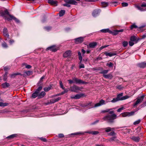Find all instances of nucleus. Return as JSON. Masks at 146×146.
<instances>
[{
  "label": "nucleus",
  "instance_id": "nucleus-1",
  "mask_svg": "<svg viewBox=\"0 0 146 146\" xmlns=\"http://www.w3.org/2000/svg\"><path fill=\"white\" fill-rule=\"evenodd\" d=\"M111 109H107L106 110L101 111V112L104 113L109 112V113L111 115H108L104 117L103 119L107 121L108 122L112 123L113 122V120L117 118V115L114 113V111L113 110L110 111Z\"/></svg>",
  "mask_w": 146,
  "mask_h": 146
},
{
  "label": "nucleus",
  "instance_id": "nucleus-2",
  "mask_svg": "<svg viewBox=\"0 0 146 146\" xmlns=\"http://www.w3.org/2000/svg\"><path fill=\"white\" fill-rule=\"evenodd\" d=\"M146 26V25L144 24L139 27H138L135 24H133L131 26L130 28L131 29H133V28H137L138 31L143 32L146 29V28H145Z\"/></svg>",
  "mask_w": 146,
  "mask_h": 146
},
{
  "label": "nucleus",
  "instance_id": "nucleus-3",
  "mask_svg": "<svg viewBox=\"0 0 146 146\" xmlns=\"http://www.w3.org/2000/svg\"><path fill=\"white\" fill-rule=\"evenodd\" d=\"M136 7L141 11H146V3H143L141 4V6L138 5L136 6Z\"/></svg>",
  "mask_w": 146,
  "mask_h": 146
},
{
  "label": "nucleus",
  "instance_id": "nucleus-4",
  "mask_svg": "<svg viewBox=\"0 0 146 146\" xmlns=\"http://www.w3.org/2000/svg\"><path fill=\"white\" fill-rule=\"evenodd\" d=\"M108 102L106 101L103 99L101 100L99 102L96 104L94 105V107H97L101 106L106 104Z\"/></svg>",
  "mask_w": 146,
  "mask_h": 146
},
{
  "label": "nucleus",
  "instance_id": "nucleus-5",
  "mask_svg": "<svg viewBox=\"0 0 146 146\" xmlns=\"http://www.w3.org/2000/svg\"><path fill=\"white\" fill-rule=\"evenodd\" d=\"M144 96H141L140 98L137 99V100L136 102L133 104V106L135 107L137 105L139 104L141 102L143 99Z\"/></svg>",
  "mask_w": 146,
  "mask_h": 146
},
{
  "label": "nucleus",
  "instance_id": "nucleus-6",
  "mask_svg": "<svg viewBox=\"0 0 146 146\" xmlns=\"http://www.w3.org/2000/svg\"><path fill=\"white\" fill-rule=\"evenodd\" d=\"M12 19L14 20L17 23H19V21L18 19H17L15 17L11 15H9V18L7 17H5V19L8 20H11Z\"/></svg>",
  "mask_w": 146,
  "mask_h": 146
},
{
  "label": "nucleus",
  "instance_id": "nucleus-7",
  "mask_svg": "<svg viewBox=\"0 0 146 146\" xmlns=\"http://www.w3.org/2000/svg\"><path fill=\"white\" fill-rule=\"evenodd\" d=\"M73 80L74 81V83H75L76 84H84L85 83V82H84L76 78H73Z\"/></svg>",
  "mask_w": 146,
  "mask_h": 146
},
{
  "label": "nucleus",
  "instance_id": "nucleus-8",
  "mask_svg": "<svg viewBox=\"0 0 146 146\" xmlns=\"http://www.w3.org/2000/svg\"><path fill=\"white\" fill-rule=\"evenodd\" d=\"M84 39V37H80L75 39L74 40L76 44H78L82 42L83 41Z\"/></svg>",
  "mask_w": 146,
  "mask_h": 146
},
{
  "label": "nucleus",
  "instance_id": "nucleus-9",
  "mask_svg": "<svg viewBox=\"0 0 146 146\" xmlns=\"http://www.w3.org/2000/svg\"><path fill=\"white\" fill-rule=\"evenodd\" d=\"M9 12L7 10H5L4 12H3L1 13V15L3 17H4L5 19V17H7L9 18Z\"/></svg>",
  "mask_w": 146,
  "mask_h": 146
},
{
  "label": "nucleus",
  "instance_id": "nucleus-10",
  "mask_svg": "<svg viewBox=\"0 0 146 146\" xmlns=\"http://www.w3.org/2000/svg\"><path fill=\"white\" fill-rule=\"evenodd\" d=\"M70 88L71 91L75 92H77L80 89L79 87L76 85L71 86Z\"/></svg>",
  "mask_w": 146,
  "mask_h": 146
},
{
  "label": "nucleus",
  "instance_id": "nucleus-11",
  "mask_svg": "<svg viewBox=\"0 0 146 146\" xmlns=\"http://www.w3.org/2000/svg\"><path fill=\"white\" fill-rule=\"evenodd\" d=\"M46 50H50L52 51L55 52L57 50V49L54 46H52L47 48Z\"/></svg>",
  "mask_w": 146,
  "mask_h": 146
},
{
  "label": "nucleus",
  "instance_id": "nucleus-12",
  "mask_svg": "<svg viewBox=\"0 0 146 146\" xmlns=\"http://www.w3.org/2000/svg\"><path fill=\"white\" fill-rule=\"evenodd\" d=\"M48 3L54 6H56L57 5V1H56L53 0H48Z\"/></svg>",
  "mask_w": 146,
  "mask_h": 146
},
{
  "label": "nucleus",
  "instance_id": "nucleus-13",
  "mask_svg": "<svg viewBox=\"0 0 146 146\" xmlns=\"http://www.w3.org/2000/svg\"><path fill=\"white\" fill-rule=\"evenodd\" d=\"M107 140L108 141L107 142H108V141L110 142L115 141L116 142L118 143L119 141V140L116 139V136H114L113 137L111 138L107 139Z\"/></svg>",
  "mask_w": 146,
  "mask_h": 146
},
{
  "label": "nucleus",
  "instance_id": "nucleus-14",
  "mask_svg": "<svg viewBox=\"0 0 146 146\" xmlns=\"http://www.w3.org/2000/svg\"><path fill=\"white\" fill-rule=\"evenodd\" d=\"M131 138L133 140L137 142H139L140 139L139 137L138 136L136 137L133 136Z\"/></svg>",
  "mask_w": 146,
  "mask_h": 146
},
{
  "label": "nucleus",
  "instance_id": "nucleus-15",
  "mask_svg": "<svg viewBox=\"0 0 146 146\" xmlns=\"http://www.w3.org/2000/svg\"><path fill=\"white\" fill-rule=\"evenodd\" d=\"M71 53V50H68L66 51L63 54V56L64 57H67L70 56Z\"/></svg>",
  "mask_w": 146,
  "mask_h": 146
},
{
  "label": "nucleus",
  "instance_id": "nucleus-16",
  "mask_svg": "<svg viewBox=\"0 0 146 146\" xmlns=\"http://www.w3.org/2000/svg\"><path fill=\"white\" fill-rule=\"evenodd\" d=\"M104 54L106 56H108L110 57H111L116 55V52H105Z\"/></svg>",
  "mask_w": 146,
  "mask_h": 146
},
{
  "label": "nucleus",
  "instance_id": "nucleus-17",
  "mask_svg": "<svg viewBox=\"0 0 146 146\" xmlns=\"http://www.w3.org/2000/svg\"><path fill=\"white\" fill-rule=\"evenodd\" d=\"M103 76L106 79H111L112 77L113 76L110 73L108 74H103Z\"/></svg>",
  "mask_w": 146,
  "mask_h": 146
},
{
  "label": "nucleus",
  "instance_id": "nucleus-18",
  "mask_svg": "<svg viewBox=\"0 0 146 146\" xmlns=\"http://www.w3.org/2000/svg\"><path fill=\"white\" fill-rule=\"evenodd\" d=\"M97 45V42H92L90 43L89 44L90 47L91 48H94Z\"/></svg>",
  "mask_w": 146,
  "mask_h": 146
},
{
  "label": "nucleus",
  "instance_id": "nucleus-19",
  "mask_svg": "<svg viewBox=\"0 0 146 146\" xmlns=\"http://www.w3.org/2000/svg\"><path fill=\"white\" fill-rule=\"evenodd\" d=\"M138 66L141 68H144L146 67V62H143L138 64Z\"/></svg>",
  "mask_w": 146,
  "mask_h": 146
},
{
  "label": "nucleus",
  "instance_id": "nucleus-20",
  "mask_svg": "<svg viewBox=\"0 0 146 146\" xmlns=\"http://www.w3.org/2000/svg\"><path fill=\"white\" fill-rule=\"evenodd\" d=\"M85 133H89L90 134H92V135H97V134H98V133H99V132H98V131H87Z\"/></svg>",
  "mask_w": 146,
  "mask_h": 146
},
{
  "label": "nucleus",
  "instance_id": "nucleus-21",
  "mask_svg": "<svg viewBox=\"0 0 146 146\" xmlns=\"http://www.w3.org/2000/svg\"><path fill=\"white\" fill-rule=\"evenodd\" d=\"M100 11L96 10L94 11L92 13V15L94 17H96L100 13Z\"/></svg>",
  "mask_w": 146,
  "mask_h": 146
},
{
  "label": "nucleus",
  "instance_id": "nucleus-22",
  "mask_svg": "<svg viewBox=\"0 0 146 146\" xmlns=\"http://www.w3.org/2000/svg\"><path fill=\"white\" fill-rule=\"evenodd\" d=\"M3 33L4 35L7 37L9 36V35L7 33V29L6 28H4L3 31Z\"/></svg>",
  "mask_w": 146,
  "mask_h": 146
},
{
  "label": "nucleus",
  "instance_id": "nucleus-23",
  "mask_svg": "<svg viewBox=\"0 0 146 146\" xmlns=\"http://www.w3.org/2000/svg\"><path fill=\"white\" fill-rule=\"evenodd\" d=\"M46 93L42 91L40 93L38 94V98H43L45 95Z\"/></svg>",
  "mask_w": 146,
  "mask_h": 146
},
{
  "label": "nucleus",
  "instance_id": "nucleus-24",
  "mask_svg": "<svg viewBox=\"0 0 146 146\" xmlns=\"http://www.w3.org/2000/svg\"><path fill=\"white\" fill-rule=\"evenodd\" d=\"M68 3L75 5H77L78 4L77 2L74 0H70L69 1Z\"/></svg>",
  "mask_w": 146,
  "mask_h": 146
},
{
  "label": "nucleus",
  "instance_id": "nucleus-25",
  "mask_svg": "<svg viewBox=\"0 0 146 146\" xmlns=\"http://www.w3.org/2000/svg\"><path fill=\"white\" fill-rule=\"evenodd\" d=\"M10 86L9 84L6 82L2 84V87L4 88H5L8 87Z\"/></svg>",
  "mask_w": 146,
  "mask_h": 146
},
{
  "label": "nucleus",
  "instance_id": "nucleus-26",
  "mask_svg": "<svg viewBox=\"0 0 146 146\" xmlns=\"http://www.w3.org/2000/svg\"><path fill=\"white\" fill-rule=\"evenodd\" d=\"M61 99V98L60 97H58L56 98H54V99L52 100H51V102L52 103H54L55 102L58 101L59 100H60Z\"/></svg>",
  "mask_w": 146,
  "mask_h": 146
},
{
  "label": "nucleus",
  "instance_id": "nucleus-27",
  "mask_svg": "<svg viewBox=\"0 0 146 146\" xmlns=\"http://www.w3.org/2000/svg\"><path fill=\"white\" fill-rule=\"evenodd\" d=\"M123 93H121L117 95V98L118 101L121 100V99L122 98V96L123 95Z\"/></svg>",
  "mask_w": 146,
  "mask_h": 146
},
{
  "label": "nucleus",
  "instance_id": "nucleus-28",
  "mask_svg": "<svg viewBox=\"0 0 146 146\" xmlns=\"http://www.w3.org/2000/svg\"><path fill=\"white\" fill-rule=\"evenodd\" d=\"M39 93L36 91H35L34 93L33 94L32 97L33 98H35L37 96L38 97Z\"/></svg>",
  "mask_w": 146,
  "mask_h": 146
},
{
  "label": "nucleus",
  "instance_id": "nucleus-29",
  "mask_svg": "<svg viewBox=\"0 0 146 146\" xmlns=\"http://www.w3.org/2000/svg\"><path fill=\"white\" fill-rule=\"evenodd\" d=\"M78 54L79 56V59L80 60V63H81L82 61V57L81 55V54L80 52L78 51Z\"/></svg>",
  "mask_w": 146,
  "mask_h": 146
},
{
  "label": "nucleus",
  "instance_id": "nucleus-30",
  "mask_svg": "<svg viewBox=\"0 0 146 146\" xmlns=\"http://www.w3.org/2000/svg\"><path fill=\"white\" fill-rule=\"evenodd\" d=\"M9 105V104L7 103H3L1 102H0V106L5 107Z\"/></svg>",
  "mask_w": 146,
  "mask_h": 146
},
{
  "label": "nucleus",
  "instance_id": "nucleus-31",
  "mask_svg": "<svg viewBox=\"0 0 146 146\" xmlns=\"http://www.w3.org/2000/svg\"><path fill=\"white\" fill-rule=\"evenodd\" d=\"M65 11L64 10H61L59 13V15L61 17L63 16L65 13Z\"/></svg>",
  "mask_w": 146,
  "mask_h": 146
},
{
  "label": "nucleus",
  "instance_id": "nucleus-32",
  "mask_svg": "<svg viewBox=\"0 0 146 146\" xmlns=\"http://www.w3.org/2000/svg\"><path fill=\"white\" fill-rule=\"evenodd\" d=\"M22 66H25V68L27 69H30L31 68L32 66L29 65H27V64L26 63H23L22 64Z\"/></svg>",
  "mask_w": 146,
  "mask_h": 146
},
{
  "label": "nucleus",
  "instance_id": "nucleus-33",
  "mask_svg": "<svg viewBox=\"0 0 146 146\" xmlns=\"http://www.w3.org/2000/svg\"><path fill=\"white\" fill-rule=\"evenodd\" d=\"M113 129V128H112ZM106 132H108L112 131V129L110 127H107L104 129Z\"/></svg>",
  "mask_w": 146,
  "mask_h": 146
},
{
  "label": "nucleus",
  "instance_id": "nucleus-34",
  "mask_svg": "<svg viewBox=\"0 0 146 146\" xmlns=\"http://www.w3.org/2000/svg\"><path fill=\"white\" fill-rule=\"evenodd\" d=\"M101 5L103 7H105L108 5V4L107 3L102 2L101 3Z\"/></svg>",
  "mask_w": 146,
  "mask_h": 146
},
{
  "label": "nucleus",
  "instance_id": "nucleus-35",
  "mask_svg": "<svg viewBox=\"0 0 146 146\" xmlns=\"http://www.w3.org/2000/svg\"><path fill=\"white\" fill-rule=\"evenodd\" d=\"M51 88V87H46L44 88V90L45 92H47L49 91Z\"/></svg>",
  "mask_w": 146,
  "mask_h": 146
},
{
  "label": "nucleus",
  "instance_id": "nucleus-36",
  "mask_svg": "<svg viewBox=\"0 0 146 146\" xmlns=\"http://www.w3.org/2000/svg\"><path fill=\"white\" fill-rule=\"evenodd\" d=\"M130 40L132 41H135L136 40V38L135 36H132L131 37Z\"/></svg>",
  "mask_w": 146,
  "mask_h": 146
},
{
  "label": "nucleus",
  "instance_id": "nucleus-37",
  "mask_svg": "<svg viewBox=\"0 0 146 146\" xmlns=\"http://www.w3.org/2000/svg\"><path fill=\"white\" fill-rule=\"evenodd\" d=\"M109 70H102L100 72V73L102 74H105L108 73Z\"/></svg>",
  "mask_w": 146,
  "mask_h": 146
},
{
  "label": "nucleus",
  "instance_id": "nucleus-38",
  "mask_svg": "<svg viewBox=\"0 0 146 146\" xmlns=\"http://www.w3.org/2000/svg\"><path fill=\"white\" fill-rule=\"evenodd\" d=\"M19 75H21V73H14V74H11V76L12 78H13L15 77V76Z\"/></svg>",
  "mask_w": 146,
  "mask_h": 146
},
{
  "label": "nucleus",
  "instance_id": "nucleus-39",
  "mask_svg": "<svg viewBox=\"0 0 146 146\" xmlns=\"http://www.w3.org/2000/svg\"><path fill=\"white\" fill-rule=\"evenodd\" d=\"M101 31L102 32L106 33L109 32V29H103L101 30Z\"/></svg>",
  "mask_w": 146,
  "mask_h": 146
},
{
  "label": "nucleus",
  "instance_id": "nucleus-40",
  "mask_svg": "<svg viewBox=\"0 0 146 146\" xmlns=\"http://www.w3.org/2000/svg\"><path fill=\"white\" fill-rule=\"evenodd\" d=\"M130 97L129 96L126 95L125 96L122 97V98L121 99V100H124L126 99H128Z\"/></svg>",
  "mask_w": 146,
  "mask_h": 146
},
{
  "label": "nucleus",
  "instance_id": "nucleus-41",
  "mask_svg": "<svg viewBox=\"0 0 146 146\" xmlns=\"http://www.w3.org/2000/svg\"><path fill=\"white\" fill-rule=\"evenodd\" d=\"M113 64L111 62L108 63L106 64V66H109L110 67H113Z\"/></svg>",
  "mask_w": 146,
  "mask_h": 146
},
{
  "label": "nucleus",
  "instance_id": "nucleus-42",
  "mask_svg": "<svg viewBox=\"0 0 146 146\" xmlns=\"http://www.w3.org/2000/svg\"><path fill=\"white\" fill-rule=\"evenodd\" d=\"M122 116L123 117H125L126 116H128V112H125L121 113Z\"/></svg>",
  "mask_w": 146,
  "mask_h": 146
},
{
  "label": "nucleus",
  "instance_id": "nucleus-43",
  "mask_svg": "<svg viewBox=\"0 0 146 146\" xmlns=\"http://www.w3.org/2000/svg\"><path fill=\"white\" fill-rule=\"evenodd\" d=\"M128 44V43L127 41H124L122 43L123 46L124 47H125L127 46Z\"/></svg>",
  "mask_w": 146,
  "mask_h": 146
},
{
  "label": "nucleus",
  "instance_id": "nucleus-44",
  "mask_svg": "<svg viewBox=\"0 0 146 146\" xmlns=\"http://www.w3.org/2000/svg\"><path fill=\"white\" fill-rule=\"evenodd\" d=\"M81 96L82 95L81 94H77L75 96V99H79Z\"/></svg>",
  "mask_w": 146,
  "mask_h": 146
},
{
  "label": "nucleus",
  "instance_id": "nucleus-45",
  "mask_svg": "<svg viewBox=\"0 0 146 146\" xmlns=\"http://www.w3.org/2000/svg\"><path fill=\"white\" fill-rule=\"evenodd\" d=\"M68 91V90L67 89H65L64 90L63 92H62L60 94H59L58 95H62L63 94L65 93H67Z\"/></svg>",
  "mask_w": 146,
  "mask_h": 146
},
{
  "label": "nucleus",
  "instance_id": "nucleus-46",
  "mask_svg": "<svg viewBox=\"0 0 146 146\" xmlns=\"http://www.w3.org/2000/svg\"><path fill=\"white\" fill-rule=\"evenodd\" d=\"M2 46L3 48H7L8 47V46H7V44L5 42H4L2 43Z\"/></svg>",
  "mask_w": 146,
  "mask_h": 146
},
{
  "label": "nucleus",
  "instance_id": "nucleus-47",
  "mask_svg": "<svg viewBox=\"0 0 146 146\" xmlns=\"http://www.w3.org/2000/svg\"><path fill=\"white\" fill-rule=\"evenodd\" d=\"M60 85V86L61 88L63 90H64V88L63 86V85L62 84V81H60L59 82Z\"/></svg>",
  "mask_w": 146,
  "mask_h": 146
},
{
  "label": "nucleus",
  "instance_id": "nucleus-48",
  "mask_svg": "<svg viewBox=\"0 0 146 146\" xmlns=\"http://www.w3.org/2000/svg\"><path fill=\"white\" fill-rule=\"evenodd\" d=\"M109 46V45H106L102 46L100 48L99 50H102L104 48H105L106 47H107L108 46Z\"/></svg>",
  "mask_w": 146,
  "mask_h": 146
},
{
  "label": "nucleus",
  "instance_id": "nucleus-49",
  "mask_svg": "<svg viewBox=\"0 0 146 146\" xmlns=\"http://www.w3.org/2000/svg\"><path fill=\"white\" fill-rule=\"evenodd\" d=\"M10 69V67L9 66H5L4 67L3 69L5 71H7V70H9Z\"/></svg>",
  "mask_w": 146,
  "mask_h": 146
},
{
  "label": "nucleus",
  "instance_id": "nucleus-50",
  "mask_svg": "<svg viewBox=\"0 0 146 146\" xmlns=\"http://www.w3.org/2000/svg\"><path fill=\"white\" fill-rule=\"evenodd\" d=\"M123 7H127L128 5V4L126 3H121Z\"/></svg>",
  "mask_w": 146,
  "mask_h": 146
},
{
  "label": "nucleus",
  "instance_id": "nucleus-51",
  "mask_svg": "<svg viewBox=\"0 0 146 146\" xmlns=\"http://www.w3.org/2000/svg\"><path fill=\"white\" fill-rule=\"evenodd\" d=\"M128 116H129L133 115L135 113V112L131 111V112H128Z\"/></svg>",
  "mask_w": 146,
  "mask_h": 146
},
{
  "label": "nucleus",
  "instance_id": "nucleus-52",
  "mask_svg": "<svg viewBox=\"0 0 146 146\" xmlns=\"http://www.w3.org/2000/svg\"><path fill=\"white\" fill-rule=\"evenodd\" d=\"M42 88L41 86L39 87L38 89L36 90V91L39 93L40 91L42 89Z\"/></svg>",
  "mask_w": 146,
  "mask_h": 146
},
{
  "label": "nucleus",
  "instance_id": "nucleus-53",
  "mask_svg": "<svg viewBox=\"0 0 146 146\" xmlns=\"http://www.w3.org/2000/svg\"><path fill=\"white\" fill-rule=\"evenodd\" d=\"M140 119H139L134 122L133 123V124L135 125L138 124L140 122Z\"/></svg>",
  "mask_w": 146,
  "mask_h": 146
},
{
  "label": "nucleus",
  "instance_id": "nucleus-54",
  "mask_svg": "<svg viewBox=\"0 0 146 146\" xmlns=\"http://www.w3.org/2000/svg\"><path fill=\"white\" fill-rule=\"evenodd\" d=\"M118 100L117 99V98H113V100H112L111 101V102H113V103H114V102H117V101H118Z\"/></svg>",
  "mask_w": 146,
  "mask_h": 146
},
{
  "label": "nucleus",
  "instance_id": "nucleus-55",
  "mask_svg": "<svg viewBox=\"0 0 146 146\" xmlns=\"http://www.w3.org/2000/svg\"><path fill=\"white\" fill-rule=\"evenodd\" d=\"M25 73H26L27 75L29 76L31 74V72L30 71H26L25 72Z\"/></svg>",
  "mask_w": 146,
  "mask_h": 146
},
{
  "label": "nucleus",
  "instance_id": "nucleus-56",
  "mask_svg": "<svg viewBox=\"0 0 146 146\" xmlns=\"http://www.w3.org/2000/svg\"><path fill=\"white\" fill-rule=\"evenodd\" d=\"M133 42V41H130L129 42V44L130 46H132L134 45V43Z\"/></svg>",
  "mask_w": 146,
  "mask_h": 146
},
{
  "label": "nucleus",
  "instance_id": "nucleus-57",
  "mask_svg": "<svg viewBox=\"0 0 146 146\" xmlns=\"http://www.w3.org/2000/svg\"><path fill=\"white\" fill-rule=\"evenodd\" d=\"M115 134V133L114 131L111 132L108 134L109 135L112 136Z\"/></svg>",
  "mask_w": 146,
  "mask_h": 146
},
{
  "label": "nucleus",
  "instance_id": "nucleus-58",
  "mask_svg": "<svg viewBox=\"0 0 146 146\" xmlns=\"http://www.w3.org/2000/svg\"><path fill=\"white\" fill-rule=\"evenodd\" d=\"M123 109L124 108L123 107H122L118 109L117 110V111L118 112H120L121 111L123 110Z\"/></svg>",
  "mask_w": 146,
  "mask_h": 146
},
{
  "label": "nucleus",
  "instance_id": "nucleus-59",
  "mask_svg": "<svg viewBox=\"0 0 146 146\" xmlns=\"http://www.w3.org/2000/svg\"><path fill=\"white\" fill-rule=\"evenodd\" d=\"M69 4L70 3H68L64 4L63 5L64 6H66V7H70V5Z\"/></svg>",
  "mask_w": 146,
  "mask_h": 146
},
{
  "label": "nucleus",
  "instance_id": "nucleus-60",
  "mask_svg": "<svg viewBox=\"0 0 146 146\" xmlns=\"http://www.w3.org/2000/svg\"><path fill=\"white\" fill-rule=\"evenodd\" d=\"M84 68V66L83 64H80L79 65V68Z\"/></svg>",
  "mask_w": 146,
  "mask_h": 146
},
{
  "label": "nucleus",
  "instance_id": "nucleus-61",
  "mask_svg": "<svg viewBox=\"0 0 146 146\" xmlns=\"http://www.w3.org/2000/svg\"><path fill=\"white\" fill-rule=\"evenodd\" d=\"M85 1L88 2H96L97 1V0H84Z\"/></svg>",
  "mask_w": 146,
  "mask_h": 146
},
{
  "label": "nucleus",
  "instance_id": "nucleus-62",
  "mask_svg": "<svg viewBox=\"0 0 146 146\" xmlns=\"http://www.w3.org/2000/svg\"><path fill=\"white\" fill-rule=\"evenodd\" d=\"M68 81L69 82V83L70 84H72V83H74V81H73V79H72V80H68Z\"/></svg>",
  "mask_w": 146,
  "mask_h": 146
},
{
  "label": "nucleus",
  "instance_id": "nucleus-63",
  "mask_svg": "<svg viewBox=\"0 0 146 146\" xmlns=\"http://www.w3.org/2000/svg\"><path fill=\"white\" fill-rule=\"evenodd\" d=\"M58 137L60 138H62L64 137V135L62 134H59L58 135Z\"/></svg>",
  "mask_w": 146,
  "mask_h": 146
},
{
  "label": "nucleus",
  "instance_id": "nucleus-64",
  "mask_svg": "<svg viewBox=\"0 0 146 146\" xmlns=\"http://www.w3.org/2000/svg\"><path fill=\"white\" fill-rule=\"evenodd\" d=\"M7 72H6V73H5V75H4V79L5 80H6V77H6L7 75Z\"/></svg>",
  "mask_w": 146,
  "mask_h": 146
}]
</instances>
